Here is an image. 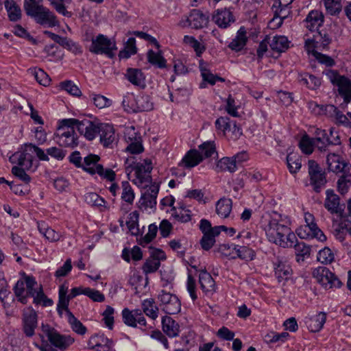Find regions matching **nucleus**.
<instances>
[{
    "label": "nucleus",
    "instance_id": "a19ab883",
    "mask_svg": "<svg viewBox=\"0 0 351 351\" xmlns=\"http://www.w3.org/2000/svg\"><path fill=\"white\" fill-rule=\"evenodd\" d=\"M50 5L55 9V10L60 14L64 16L70 18L72 13L66 10V5L71 3L72 0H48Z\"/></svg>",
    "mask_w": 351,
    "mask_h": 351
},
{
    "label": "nucleus",
    "instance_id": "f8f14e48",
    "mask_svg": "<svg viewBox=\"0 0 351 351\" xmlns=\"http://www.w3.org/2000/svg\"><path fill=\"white\" fill-rule=\"evenodd\" d=\"M158 298L160 302V306L167 314L173 315L180 311L181 303L176 295L162 290Z\"/></svg>",
    "mask_w": 351,
    "mask_h": 351
},
{
    "label": "nucleus",
    "instance_id": "c756f323",
    "mask_svg": "<svg viewBox=\"0 0 351 351\" xmlns=\"http://www.w3.org/2000/svg\"><path fill=\"white\" fill-rule=\"evenodd\" d=\"M323 15L320 12L312 10L309 12L305 20L306 28L312 33L318 31L319 27L323 23Z\"/></svg>",
    "mask_w": 351,
    "mask_h": 351
},
{
    "label": "nucleus",
    "instance_id": "37998d69",
    "mask_svg": "<svg viewBox=\"0 0 351 351\" xmlns=\"http://www.w3.org/2000/svg\"><path fill=\"white\" fill-rule=\"evenodd\" d=\"M122 106L128 113L137 112V95L128 93L123 97Z\"/></svg>",
    "mask_w": 351,
    "mask_h": 351
},
{
    "label": "nucleus",
    "instance_id": "de8ad7c7",
    "mask_svg": "<svg viewBox=\"0 0 351 351\" xmlns=\"http://www.w3.org/2000/svg\"><path fill=\"white\" fill-rule=\"evenodd\" d=\"M309 110L315 115L325 114L326 111H336L337 108L333 105L323 106L319 105L316 102L311 101L308 103Z\"/></svg>",
    "mask_w": 351,
    "mask_h": 351
},
{
    "label": "nucleus",
    "instance_id": "6ab92c4d",
    "mask_svg": "<svg viewBox=\"0 0 351 351\" xmlns=\"http://www.w3.org/2000/svg\"><path fill=\"white\" fill-rule=\"evenodd\" d=\"M159 184H154L150 186V189H147L143 193L138 202L140 208L145 210L149 208H155L156 206V198L159 192Z\"/></svg>",
    "mask_w": 351,
    "mask_h": 351
},
{
    "label": "nucleus",
    "instance_id": "7ed1b4c3",
    "mask_svg": "<svg viewBox=\"0 0 351 351\" xmlns=\"http://www.w3.org/2000/svg\"><path fill=\"white\" fill-rule=\"evenodd\" d=\"M284 221L282 215L276 211L263 217L262 226L270 242L277 244L283 235L288 233L289 227Z\"/></svg>",
    "mask_w": 351,
    "mask_h": 351
},
{
    "label": "nucleus",
    "instance_id": "bf43d9fd",
    "mask_svg": "<svg viewBox=\"0 0 351 351\" xmlns=\"http://www.w3.org/2000/svg\"><path fill=\"white\" fill-rule=\"evenodd\" d=\"M327 182L326 177H310L308 182H306V185H311L316 193H319Z\"/></svg>",
    "mask_w": 351,
    "mask_h": 351
},
{
    "label": "nucleus",
    "instance_id": "8fccbe9b",
    "mask_svg": "<svg viewBox=\"0 0 351 351\" xmlns=\"http://www.w3.org/2000/svg\"><path fill=\"white\" fill-rule=\"evenodd\" d=\"M217 167L223 171L233 173L236 170L237 165L235 159L224 157L218 161Z\"/></svg>",
    "mask_w": 351,
    "mask_h": 351
},
{
    "label": "nucleus",
    "instance_id": "f257e3e1",
    "mask_svg": "<svg viewBox=\"0 0 351 351\" xmlns=\"http://www.w3.org/2000/svg\"><path fill=\"white\" fill-rule=\"evenodd\" d=\"M38 336L42 343L36 346L40 351H58L53 347L63 351L74 342L73 337L61 335L49 324H42Z\"/></svg>",
    "mask_w": 351,
    "mask_h": 351
},
{
    "label": "nucleus",
    "instance_id": "2f4dec72",
    "mask_svg": "<svg viewBox=\"0 0 351 351\" xmlns=\"http://www.w3.org/2000/svg\"><path fill=\"white\" fill-rule=\"evenodd\" d=\"M247 40V31L244 27H241L238 30L236 37L228 45V47L233 51H239L245 46Z\"/></svg>",
    "mask_w": 351,
    "mask_h": 351
},
{
    "label": "nucleus",
    "instance_id": "aec40b11",
    "mask_svg": "<svg viewBox=\"0 0 351 351\" xmlns=\"http://www.w3.org/2000/svg\"><path fill=\"white\" fill-rule=\"evenodd\" d=\"M212 21L220 28L226 29L234 21L232 12L227 8L217 9L212 15Z\"/></svg>",
    "mask_w": 351,
    "mask_h": 351
},
{
    "label": "nucleus",
    "instance_id": "5fc2aeb1",
    "mask_svg": "<svg viewBox=\"0 0 351 351\" xmlns=\"http://www.w3.org/2000/svg\"><path fill=\"white\" fill-rule=\"evenodd\" d=\"M280 241L278 242L276 245H280L282 247H294V245L296 244L295 242L297 241V238L295 234L291 232V229L289 228L288 233H285L283 235V237L281 238Z\"/></svg>",
    "mask_w": 351,
    "mask_h": 351
},
{
    "label": "nucleus",
    "instance_id": "49530a36",
    "mask_svg": "<svg viewBox=\"0 0 351 351\" xmlns=\"http://www.w3.org/2000/svg\"><path fill=\"white\" fill-rule=\"evenodd\" d=\"M287 163L291 173H296L301 168V159L297 154H289L287 156Z\"/></svg>",
    "mask_w": 351,
    "mask_h": 351
},
{
    "label": "nucleus",
    "instance_id": "4c0bfd02",
    "mask_svg": "<svg viewBox=\"0 0 351 351\" xmlns=\"http://www.w3.org/2000/svg\"><path fill=\"white\" fill-rule=\"evenodd\" d=\"M67 293V287L62 285L59 289V300L57 304V310L60 315L62 314V310H64L68 315V311H70L68 306L69 304V301L71 298H69V295H66Z\"/></svg>",
    "mask_w": 351,
    "mask_h": 351
},
{
    "label": "nucleus",
    "instance_id": "f704fd0d",
    "mask_svg": "<svg viewBox=\"0 0 351 351\" xmlns=\"http://www.w3.org/2000/svg\"><path fill=\"white\" fill-rule=\"evenodd\" d=\"M84 201L88 205L98 208L100 211H104L108 208L104 199L95 193L85 194Z\"/></svg>",
    "mask_w": 351,
    "mask_h": 351
},
{
    "label": "nucleus",
    "instance_id": "864d4df0",
    "mask_svg": "<svg viewBox=\"0 0 351 351\" xmlns=\"http://www.w3.org/2000/svg\"><path fill=\"white\" fill-rule=\"evenodd\" d=\"M14 292L18 300L23 304L27 302V291L25 292V283L23 280H18L14 287Z\"/></svg>",
    "mask_w": 351,
    "mask_h": 351
},
{
    "label": "nucleus",
    "instance_id": "2eb2a0df",
    "mask_svg": "<svg viewBox=\"0 0 351 351\" xmlns=\"http://www.w3.org/2000/svg\"><path fill=\"white\" fill-rule=\"evenodd\" d=\"M38 326V315L32 308L23 311L22 317V331L26 337H32Z\"/></svg>",
    "mask_w": 351,
    "mask_h": 351
},
{
    "label": "nucleus",
    "instance_id": "9d476101",
    "mask_svg": "<svg viewBox=\"0 0 351 351\" xmlns=\"http://www.w3.org/2000/svg\"><path fill=\"white\" fill-rule=\"evenodd\" d=\"M117 50L115 43L103 34H99L92 38L90 51L96 54H105L109 58L114 56V51Z\"/></svg>",
    "mask_w": 351,
    "mask_h": 351
},
{
    "label": "nucleus",
    "instance_id": "052dcab7",
    "mask_svg": "<svg viewBox=\"0 0 351 351\" xmlns=\"http://www.w3.org/2000/svg\"><path fill=\"white\" fill-rule=\"evenodd\" d=\"M199 69L203 80L214 85L217 82V75H213L207 68V65L203 62L199 64Z\"/></svg>",
    "mask_w": 351,
    "mask_h": 351
},
{
    "label": "nucleus",
    "instance_id": "b1692460",
    "mask_svg": "<svg viewBox=\"0 0 351 351\" xmlns=\"http://www.w3.org/2000/svg\"><path fill=\"white\" fill-rule=\"evenodd\" d=\"M327 164L330 171L335 173L347 172L348 163L341 157L335 154H329L327 156Z\"/></svg>",
    "mask_w": 351,
    "mask_h": 351
},
{
    "label": "nucleus",
    "instance_id": "603ef678",
    "mask_svg": "<svg viewBox=\"0 0 351 351\" xmlns=\"http://www.w3.org/2000/svg\"><path fill=\"white\" fill-rule=\"evenodd\" d=\"M299 147L304 154L309 155L313 153L315 146L313 138L305 134L300 141Z\"/></svg>",
    "mask_w": 351,
    "mask_h": 351
},
{
    "label": "nucleus",
    "instance_id": "3c124183",
    "mask_svg": "<svg viewBox=\"0 0 351 351\" xmlns=\"http://www.w3.org/2000/svg\"><path fill=\"white\" fill-rule=\"evenodd\" d=\"M68 322L74 332L79 335H84L86 332V327L78 320L71 311H68Z\"/></svg>",
    "mask_w": 351,
    "mask_h": 351
},
{
    "label": "nucleus",
    "instance_id": "774afa93",
    "mask_svg": "<svg viewBox=\"0 0 351 351\" xmlns=\"http://www.w3.org/2000/svg\"><path fill=\"white\" fill-rule=\"evenodd\" d=\"M160 265V263L158 259L149 258L146 260L143 265V271L145 274L156 272Z\"/></svg>",
    "mask_w": 351,
    "mask_h": 351
},
{
    "label": "nucleus",
    "instance_id": "7c9ffc66",
    "mask_svg": "<svg viewBox=\"0 0 351 351\" xmlns=\"http://www.w3.org/2000/svg\"><path fill=\"white\" fill-rule=\"evenodd\" d=\"M199 282L202 290L206 293L215 291V282L211 275L206 270H202L199 275Z\"/></svg>",
    "mask_w": 351,
    "mask_h": 351
},
{
    "label": "nucleus",
    "instance_id": "0e129e2a",
    "mask_svg": "<svg viewBox=\"0 0 351 351\" xmlns=\"http://www.w3.org/2000/svg\"><path fill=\"white\" fill-rule=\"evenodd\" d=\"M25 146L26 147V151L31 153L32 156L33 154H35L36 156L41 160L48 161L49 160L47 152L45 153L44 150H43L40 147L32 143L25 144Z\"/></svg>",
    "mask_w": 351,
    "mask_h": 351
},
{
    "label": "nucleus",
    "instance_id": "58836bf2",
    "mask_svg": "<svg viewBox=\"0 0 351 351\" xmlns=\"http://www.w3.org/2000/svg\"><path fill=\"white\" fill-rule=\"evenodd\" d=\"M147 57L148 62L158 68L163 69L167 66V60L160 51L156 52L150 49L147 51Z\"/></svg>",
    "mask_w": 351,
    "mask_h": 351
},
{
    "label": "nucleus",
    "instance_id": "4be33fe9",
    "mask_svg": "<svg viewBox=\"0 0 351 351\" xmlns=\"http://www.w3.org/2000/svg\"><path fill=\"white\" fill-rule=\"evenodd\" d=\"M273 265L275 275L279 282L288 279L291 275L292 269L285 257L278 256L273 261Z\"/></svg>",
    "mask_w": 351,
    "mask_h": 351
},
{
    "label": "nucleus",
    "instance_id": "c85d7f7f",
    "mask_svg": "<svg viewBox=\"0 0 351 351\" xmlns=\"http://www.w3.org/2000/svg\"><path fill=\"white\" fill-rule=\"evenodd\" d=\"M99 133L100 141L104 147L110 146L116 140L114 130L109 124L101 123Z\"/></svg>",
    "mask_w": 351,
    "mask_h": 351
},
{
    "label": "nucleus",
    "instance_id": "c03bdc74",
    "mask_svg": "<svg viewBox=\"0 0 351 351\" xmlns=\"http://www.w3.org/2000/svg\"><path fill=\"white\" fill-rule=\"evenodd\" d=\"M143 313L152 319H156L158 316V308L155 305L154 299L145 300L142 303Z\"/></svg>",
    "mask_w": 351,
    "mask_h": 351
},
{
    "label": "nucleus",
    "instance_id": "423d86ee",
    "mask_svg": "<svg viewBox=\"0 0 351 351\" xmlns=\"http://www.w3.org/2000/svg\"><path fill=\"white\" fill-rule=\"evenodd\" d=\"M199 230L203 234V237L200 240V245L203 250H209L215 243V237H217L221 230H226L227 227L225 226H218L212 227L211 223L206 219H202L199 222Z\"/></svg>",
    "mask_w": 351,
    "mask_h": 351
},
{
    "label": "nucleus",
    "instance_id": "6e6552de",
    "mask_svg": "<svg viewBox=\"0 0 351 351\" xmlns=\"http://www.w3.org/2000/svg\"><path fill=\"white\" fill-rule=\"evenodd\" d=\"M325 75L333 85L337 86L339 94L343 97L344 101L349 102L351 99L350 80L343 75H340L334 70L326 71Z\"/></svg>",
    "mask_w": 351,
    "mask_h": 351
},
{
    "label": "nucleus",
    "instance_id": "69168bd1",
    "mask_svg": "<svg viewBox=\"0 0 351 351\" xmlns=\"http://www.w3.org/2000/svg\"><path fill=\"white\" fill-rule=\"evenodd\" d=\"M158 226L154 223L150 224L148 228V232L139 241L141 245L145 246L149 243L156 236L158 232Z\"/></svg>",
    "mask_w": 351,
    "mask_h": 351
},
{
    "label": "nucleus",
    "instance_id": "13d9d810",
    "mask_svg": "<svg viewBox=\"0 0 351 351\" xmlns=\"http://www.w3.org/2000/svg\"><path fill=\"white\" fill-rule=\"evenodd\" d=\"M123 192L121 198L125 202L132 204L134 199V193L128 181L122 182Z\"/></svg>",
    "mask_w": 351,
    "mask_h": 351
},
{
    "label": "nucleus",
    "instance_id": "e2e57ef3",
    "mask_svg": "<svg viewBox=\"0 0 351 351\" xmlns=\"http://www.w3.org/2000/svg\"><path fill=\"white\" fill-rule=\"evenodd\" d=\"M335 259V256L331 250L328 247H324L319 250L317 254V260L324 264L331 263Z\"/></svg>",
    "mask_w": 351,
    "mask_h": 351
},
{
    "label": "nucleus",
    "instance_id": "20e7f679",
    "mask_svg": "<svg viewBox=\"0 0 351 351\" xmlns=\"http://www.w3.org/2000/svg\"><path fill=\"white\" fill-rule=\"evenodd\" d=\"M76 122L75 119H64L59 121L53 137L59 146L73 148L78 145V138L74 130Z\"/></svg>",
    "mask_w": 351,
    "mask_h": 351
},
{
    "label": "nucleus",
    "instance_id": "79ce46f5",
    "mask_svg": "<svg viewBox=\"0 0 351 351\" xmlns=\"http://www.w3.org/2000/svg\"><path fill=\"white\" fill-rule=\"evenodd\" d=\"M298 80L302 85L312 90L316 89L321 84L320 79L308 73L300 74Z\"/></svg>",
    "mask_w": 351,
    "mask_h": 351
},
{
    "label": "nucleus",
    "instance_id": "09e8293b",
    "mask_svg": "<svg viewBox=\"0 0 351 351\" xmlns=\"http://www.w3.org/2000/svg\"><path fill=\"white\" fill-rule=\"evenodd\" d=\"M137 112L149 111L154 108L150 97L145 95H137Z\"/></svg>",
    "mask_w": 351,
    "mask_h": 351
},
{
    "label": "nucleus",
    "instance_id": "bb28decb",
    "mask_svg": "<svg viewBox=\"0 0 351 351\" xmlns=\"http://www.w3.org/2000/svg\"><path fill=\"white\" fill-rule=\"evenodd\" d=\"M186 22L189 25L194 29H201L206 26L208 17L199 10H193L191 12Z\"/></svg>",
    "mask_w": 351,
    "mask_h": 351
},
{
    "label": "nucleus",
    "instance_id": "a211bd4d",
    "mask_svg": "<svg viewBox=\"0 0 351 351\" xmlns=\"http://www.w3.org/2000/svg\"><path fill=\"white\" fill-rule=\"evenodd\" d=\"M101 123L84 119L82 121L77 119L75 126L79 132L87 140L92 141L99 133Z\"/></svg>",
    "mask_w": 351,
    "mask_h": 351
},
{
    "label": "nucleus",
    "instance_id": "473e14b6",
    "mask_svg": "<svg viewBox=\"0 0 351 351\" xmlns=\"http://www.w3.org/2000/svg\"><path fill=\"white\" fill-rule=\"evenodd\" d=\"M267 40L271 49L276 52H283L289 47L288 39L284 36H267Z\"/></svg>",
    "mask_w": 351,
    "mask_h": 351
},
{
    "label": "nucleus",
    "instance_id": "ddd939ff",
    "mask_svg": "<svg viewBox=\"0 0 351 351\" xmlns=\"http://www.w3.org/2000/svg\"><path fill=\"white\" fill-rule=\"evenodd\" d=\"M308 38L305 40V47L308 53L317 52L315 49H325L330 43L331 39L328 35L322 31L313 32V36L306 35Z\"/></svg>",
    "mask_w": 351,
    "mask_h": 351
},
{
    "label": "nucleus",
    "instance_id": "ea45409f",
    "mask_svg": "<svg viewBox=\"0 0 351 351\" xmlns=\"http://www.w3.org/2000/svg\"><path fill=\"white\" fill-rule=\"evenodd\" d=\"M5 8L10 21H16L21 19V10L14 0H5Z\"/></svg>",
    "mask_w": 351,
    "mask_h": 351
},
{
    "label": "nucleus",
    "instance_id": "cd10ccee",
    "mask_svg": "<svg viewBox=\"0 0 351 351\" xmlns=\"http://www.w3.org/2000/svg\"><path fill=\"white\" fill-rule=\"evenodd\" d=\"M153 169L152 161L149 159L144 160L142 162L134 164L125 168L127 176L134 173V176H142L143 174L151 173Z\"/></svg>",
    "mask_w": 351,
    "mask_h": 351
},
{
    "label": "nucleus",
    "instance_id": "0eeeda50",
    "mask_svg": "<svg viewBox=\"0 0 351 351\" xmlns=\"http://www.w3.org/2000/svg\"><path fill=\"white\" fill-rule=\"evenodd\" d=\"M12 162H16L19 167H13L12 169L14 176H27L25 171L33 169V157L31 153L26 151L24 145L21 150L14 153L11 157Z\"/></svg>",
    "mask_w": 351,
    "mask_h": 351
},
{
    "label": "nucleus",
    "instance_id": "338daca9",
    "mask_svg": "<svg viewBox=\"0 0 351 351\" xmlns=\"http://www.w3.org/2000/svg\"><path fill=\"white\" fill-rule=\"evenodd\" d=\"M295 254L297 256V261L299 262L300 258L303 260L305 256H309L310 247L306 245L304 242H298L294 245Z\"/></svg>",
    "mask_w": 351,
    "mask_h": 351
},
{
    "label": "nucleus",
    "instance_id": "4d7b16f0",
    "mask_svg": "<svg viewBox=\"0 0 351 351\" xmlns=\"http://www.w3.org/2000/svg\"><path fill=\"white\" fill-rule=\"evenodd\" d=\"M34 298V302L35 304L43 303L44 306H50L53 304V300L47 298L43 291L41 285H39L38 289L34 295H31Z\"/></svg>",
    "mask_w": 351,
    "mask_h": 351
},
{
    "label": "nucleus",
    "instance_id": "6e6d98bb",
    "mask_svg": "<svg viewBox=\"0 0 351 351\" xmlns=\"http://www.w3.org/2000/svg\"><path fill=\"white\" fill-rule=\"evenodd\" d=\"M138 213L134 211L129 215V221L126 222L129 231L132 235H137L139 233L138 227Z\"/></svg>",
    "mask_w": 351,
    "mask_h": 351
},
{
    "label": "nucleus",
    "instance_id": "c9c22d12",
    "mask_svg": "<svg viewBox=\"0 0 351 351\" xmlns=\"http://www.w3.org/2000/svg\"><path fill=\"white\" fill-rule=\"evenodd\" d=\"M215 206L217 214L222 218H227L229 217L232 210V199L222 197L217 202Z\"/></svg>",
    "mask_w": 351,
    "mask_h": 351
},
{
    "label": "nucleus",
    "instance_id": "9b49d317",
    "mask_svg": "<svg viewBox=\"0 0 351 351\" xmlns=\"http://www.w3.org/2000/svg\"><path fill=\"white\" fill-rule=\"evenodd\" d=\"M313 276L326 289L339 288L342 285L340 280L326 267L315 268Z\"/></svg>",
    "mask_w": 351,
    "mask_h": 351
},
{
    "label": "nucleus",
    "instance_id": "680f3d73",
    "mask_svg": "<svg viewBox=\"0 0 351 351\" xmlns=\"http://www.w3.org/2000/svg\"><path fill=\"white\" fill-rule=\"evenodd\" d=\"M326 10L330 15H335L341 10V0H324Z\"/></svg>",
    "mask_w": 351,
    "mask_h": 351
},
{
    "label": "nucleus",
    "instance_id": "f3484780",
    "mask_svg": "<svg viewBox=\"0 0 351 351\" xmlns=\"http://www.w3.org/2000/svg\"><path fill=\"white\" fill-rule=\"evenodd\" d=\"M121 315L123 323L128 326L136 328L138 324L140 327L147 325L145 318L141 309L131 311L125 308L123 309Z\"/></svg>",
    "mask_w": 351,
    "mask_h": 351
},
{
    "label": "nucleus",
    "instance_id": "f03ea898",
    "mask_svg": "<svg viewBox=\"0 0 351 351\" xmlns=\"http://www.w3.org/2000/svg\"><path fill=\"white\" fill-rule=\"evenodd\" d=\"M43 0H24V9L26 14L34 18L37 23L53 27L59 25L55 14L49 8L39 3Z\"/></svg>",
    "mask_w": 351,
    "mask_h": 351
},
{
    "label": "nucleus",
    "instance_id": "a18cd8bd",
    "mask_svg": "<svg viewBox=\"0 0 351 351\" xmlns=\"http://www.w3.org/2000/svg\"><path fill=\"white\" fill-rule=\"evenodd\" d=\"M171 215L175 220L181 223H186L191 219L190 210H185L183 207H180L179 210H177L175 207H173L171 210Z\"/></svg>",
    "mask_w": 351,
    "mask_h": 351
},
{
    "label": "nucleus",
    "instance_id": "5701e85b",
    "mask_svg": "<svg viewBox=\"0 0 351 351\" xmlns=\"http://www.w3.org/2000/svg\"><path fill=\"white\" fill-rule=\"evenodd\" d=\"M113 346L112 339L104 335H95L88 341V346L96 351H110Z\"/></svg>",
    "mask_w": 351,
    "mask_h": 351
},
{
    "label": "nucleus",
    "instance_id": "a878e982",
    "mask_svg": "<svg viewBox=\"0 0 351 351\" xmlns=\"http://www.w3.org/2000/svg\"><path fill=\"white\" fill-rule=\"evenodd\" d=\"M125 77L134 86L140 88L145 86V76L143 71L136 68L127 69L125 74Z\"/></svg>",
    "mask_w": 351,
    "mask_h": 351
},
{
    "label": "nucleus",
    "instance_id": "393cba45",
    "mask_svg": "<svg viewBox=\"0 0 351 351\" xmlns=\"http://www.w3.org/2000/svg\"><path fill=\"white\" fill-rule=\"evenodd\" d=\"M313 130L315 136L312 138L314 141L315 146L321 152H326L328 147L330 146V138L326 131L318 128H314Z\"/></svg>",
    "mask_w": 351,
    "mask_h": 351
},
{
    "label": "nucleus",
    "instance_id": "1a4fd4ad",
    "mask_svg": "<svg viewBox=\"0 0 351 351\" xmlns=\"http://www.w3.org/2000/svg\"><path fill=\"white\" fill-rule=\"evenodd\" d=\"M100 157L95 154H88L83 158L82 169L87 173L98 176H115L116 171L110 168H104L99 163Z\"/></svg>",
    "mask_w": 351,
    "mask_h": 351
},
{
    "label": "nucleus",
    "instance_id": "e433bc0d",
    "mask_svg": "<svg viewBox=\"0 0 351 351\" xmlns=\"http://www.w3.org/2000/svg\"><path fill=\"white\" fill-rule=\"evenodd\" d=\"M326 320V314L319 312L318 314L312 316L307 322L308 329L313 332L319 331L324 326Z\"/></svg>",
    "mask_w": 351,
    "mask_h": 351
},
{
    "label": "nucleus",
    "instance_id": "412c9836",
    "mask_svg": "<svg viewBox=\"0 0 351 351\" xmlns=\"http://www.w3.org/2000/svg\"><path fill=\"white\" fill-rule=\"evenodd\" d=\"M340 219H332V228L335 237L343 241L346 235L351 234V221L340 217Z\"/></svg>",
    "mask_w": 351,
    "mask_h": 351
},
{
    "label": "nucleus",
    "instance_id": "72a5a7b5",
    "mask_svg": "<svg viewBox=\"0 0 351 351\" xmlns=\"http://www.w3.org/2000/svg\"><path fill=\"white\" fill-rule=\"evenodd\" d=\"M162 330L170 337L178 335L180 326L171 317L165 316L162 319Z\"/></svg>",
    "mask_w": 351,
    "mask_h": 351
},
{
    "label": "nucleus",
    "instance_id": "4468645a",
    "mask_svg": "<svg viewBox=\"0 0 351 351\" xmlns=\"http://www.w3.org/2000/svg\"><path fill=\"white\" fill-rule=\"evenodd\" d=\"M124 138L128 144L125 149L128 152L136 154L143 151L141 137L134 126H128L125 128Z\"/></svg>",
    "mask_w": 351,
    "mask_h": 351
},
{
    "label": "nucleus",
    "instance_id": "39448f33",
    "mask_svg": "<svg viewBox=\"0 0 351 351\" xmlns=\"http://www.w3.org/2000/svg\"><path fill=\"white\" fill-rule=\"evenodd\" d=\"M217 156V152L214 142L207 141L201 144L198 149H191L185 154L179 165L191 169L203 161L204 158Z\"/></svg>",
    "mask_w": 351,
    "mask_h": 351
},
{
    "label": "nucleus",
    "instance_id": "dca6fc26",
    "mask_svg": "<svg viewBox=\"0 0 351 351\" xmlns=\"http://www.w3.org/2000/svg\"><path fill=\"white\" fill-rule=\"evenodd\" d=\"M324 207L330 214L343 217L346 205L341 202L340 197L335 193L333 190L328 189L326 191Z\"/></svg>",
    "mask_w": 351,
    "mask_h": 351
}]
</instances>
